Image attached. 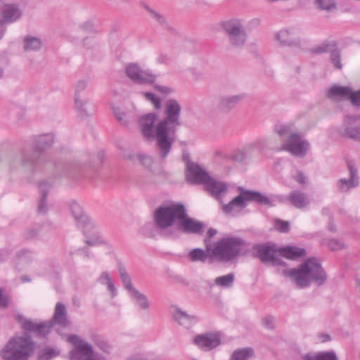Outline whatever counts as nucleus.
Instances as JSON below:
<instances>
[{"label": "nucleus", "mask_w": 360, "mask_h": 360, "mask_svg": "<svg viewBox=\"0 0 360 360\" xmlns=\"http://www.w3.org/2000/svg\"><path fill=\"white\" fill-rule=\"evenodd\" d=\"M53 143V136L52 134H44L39 136L36 140V149L43 150L49 148Z\"/></svg>", "instance_id": "obj_37"}, {"label": "nucleus", "mask_w": 360, "mask_h": 360, "mask_svg": "<svg viewBox=\"0 0 360 360\" xmlns=\"http://www.w3.org/2000/svg\"><path fill=\"white\" fill-rule=\"evenodd\" d=\"M221 28L233 48L241 49L244 46L248 39V34L241 20L232 18L225 20L221 22Z\"/></svg>", "instance_id": "obj_10"}, {"label": "nucleus", "mask_w": 360, "mask_h": 360, "mask_svg": "<svg viewBox=\"0 0 360 360\" xmlns=\"http://www.w3.org/2000/svg\"><path fill=\"white\" fill-rule=\"evenodd\" d=\"M263 325L269 329L274 328V318L271 316H267L262 319Z\"/></svg>", "instance_id": "obj_54"}, {"label": "nucleus", "mask_w": 360, "mask_h": 360, "mask_svg": "<svg viewBox=\"0 0 360 360\" xmlns=\"http://www.w3.org/2000/svg\"><path fill=\"white\" fill-rule=\"evenodd\" d=\"M257 250V257L263 262H270L274 265L281 264L278 252L274 246L262 244L254 248Z\"/></svg>", "instance_id": "obj_16"}, {"label": "nucleus", "mask_w": 360, "mask_h": 360, "mask_svg": "<svg viewBox=\"0 0 360 360\" xmlns=\"http://www.w3.org/2000/svg\"><path fill=\"white\" fill-rule=\"evenodd\" d=\"M68 341L75 346V349L70 352V360H86L93 356L94 350L91 345L84 341L78 335H71L68 338Z\"/></svg>", "instance_id": "obj_12"}, {"label": "nucleus", "mask_w": 360, "mask_h": 360, "mask_svg": "<svg viewBox=\"0 0 360 360\" xmlns=\"http://www.w3.org/2000/svg\"><path fill=\"white\" fill-rule=\"evenodd\" d=\"M51 188V185L47 181H43L39 182V188L41 193V197L38 205V213L41 214H45L47 213V201L46 197L48 191Z\"/></svg>", "instance_id": "obj_28"}, {"label": "nucleus", "mask_w": 360, "mask_h": 360, "mask_svg": "<svg viewBox=\"0 0 360 360\" xmlns=\"http://www.w3.org/2000/svg\"><path fill=\"white\" fill-rule=\"evenodd\" d=\"M17 320L23 330L41 337L49 334L53 326L58 325L64 328L70 324L68 318L66 307L62 302H58L56 304L53 317L49 321L37 323L22 315H18Z\"/></svg>", "instance_id": "obj_2"}, {"label": "nucleus", "mask_w": 360, "mask_h": 360, "mask_svg": "<svg viewBox=\"0 0 360 360\" xmlns=\"http://www.w3.org/2000/svg\"><path fill=\"white\" fill-rule=\"evenodd\" d=\"M24 50L26 52L38 51L42 47V41L39 37L27 35L25 37Z\"/></svg>", "instance_id": "obj_32"}, {"label": "nucleus", "mask_w": 360, "mask_h": 360, "mask_svg": "<svg viewBox=\"0 0 360 360\" xmlns=\"http://www.w3.org/2000/svg\"><path fill=\"white\" fill-rule=\"evenodd\" d=\"M39 232V229L37 228H30L25 231V236L27 238H33L36 237Z\"/></svg>", "instance_id": "obj_56"}, {"label": "nucleus", "mask_w": 360, "mask_h": 360, "mask_svg": "<svg viewBox=\"0 0 360 360\" xmlns=\"http://www.w3.org/2000/svg\"><path fill=\"white\" fill-rule=\"evenodd\" d=\"M35 152L22 150L15 154L8 160L10 168L13 170H23L32 173L34 171L36 156Z\"/></svg>", "instance_id": "obj_11"}, {"label": "nucleus", "mask_w": 360, "mask_h": 360, "mask_svg": "<svg viewBox=\"0 0 360 360\" xmlns=\"http://www.w3.org/2000/svg\"><path fill=\"white\" fill-rule=\"evenodd\" d=\"M305 255V250L295 247H287L279 250V255L290 259H296Z\"/></svg>", "instance_id": "obj_34"}, {"label": "nucleus", "mask_w": 360, "mask_h": 360, "mask_svg": "<svg viewBox=\"0 0 360 360\" xmlns=\"http://www.w3.org/2000/svg\"><path fill=\"white\" fill-rule=\"evenodd\" d=\"M245 98V94L229 95L222 94L218 96L217 108L222 113H229Z\"/></svg>", "instance_id": "obj_14"}, {"label": "nucleus", "mask_w": 360, "mask_h": 360, "mask_svg": "<svg viewBox=\"0 0 360 360\" xmlns=\"http://www.w3.org/2000/svg\"><path fill=\"white\" fill-rule=\"evenodd\" d=\"M181 107L179 103L173 98L168 99L164 105L165 117L158 122L159 134L167 135L173 144L177 127H180Z\"/></svg>", "instance_id": "obj_7"}, {"label": "nucleus", "mask_w": 360, "mask_h": 360, "mask_svg": "<svg viewBox=\"0 0 360 360\" xmlns=\"http://www.w3.org/2000/svg\"><path fill=\"white\" fill-rule=\"evenodd\" d=\"M11 298L9 295L5 293L4 290L0 288V307L7 308L11 302Z\"/></svg>", "instance_id": "obj_49"}, {"label": "nucleus", "mask_w": 360, "mask_h": 360, "mask_svg": "<svg viewBox=\"0 0 360 360\" xmlns=\"http://www.w3.org/2000/svg\"><path fill=\"white\" fill-rule=\"evenodd\" d=\"M118 272H119V275L121 278V281L124 285V287L127 290V291L129 292L130 291H131L132 289L136 288L135 287H134L132 285L131 278H130L129 275L128 274V273L127 272V270H126L125 267L124 266V265H122V264L119 265Z\"/></svg>", "instance_id": "obj_41"}, {"label": "nucleus", "mask_w": 360, "mask_h": 360, "mask_svg": "<svg viewBox=\"0 0 360 360\" xmlns=\"http://www.w3.org/2000/svg\"><path fill=\"white\" fill-rule=\"evenodd\" d=\"M328 246L332 250H339L345 247L344 244L337 239L329 240Z\"/></svg>", "instance_id": "obj_51"}, {"label": "nucleus", "mask_w": 360, "mask_h": 360, "mask_svg": "<svg viewBox=\"0 0 360 360\" xmlns=\"http://www.w3.org/2000/svg\"><path fill=\"white\" fill-rule=\"evenodd\" d=\"M94 24L91 21H87L82 25V28L86 31H94Z\"/></svg>", "instance_id": "obj_59"}, {"label": "nucleus", "mask_w": 360, "mask_h": 360, "mask_svg": "<svg viewBox=\"0 0 360 360\" xmlns=\"http://www.w3.org/2000/svg\"><path fill=\"white\" fill-rule=\"evenodd\" d=\"M59 354L58 352L51 347H46L41 349L38 352V360H51L53 357L56 356Z\"/></svg>", "instance_id": "obj_43"}, {"label": "nucleus", "mask_w": 360, "mask_h": 360, "mask_svg": "<svg viewBox=\"0 0 360 360\" xmlns=\"http://www.w3.org/2000/svg\"><path fill=\"white\" fill-rule=\"evenodd\" d=\"M174 317L179 325L186 328H190L192 324L195 323L198 320L196 316L190 315L181 309H177L176 311Z\"/></svg>", "instance_id": "obj_29"}, {"label": "nucleus", "mask_w": 360, "mask_h": 360, "mask_svg": "<svg viewBox=\"0 0 360 360\" xmlns=\"http://www.w3.org/2000/svg\"><path fill=\"white\" fill-rule=\"evenodd\" d=\"M231 158L233 160L240 162L246 158V155L243 150H238L232 155Z\"/></svg>", "instance_id": "obj_55"}, {"label": "nucleus", "mask_w": 360, "mask_h": 360, "mask_svg": "<svg viewBox=\"0 0 360 360\" xmlns=\"http://www.w3.org/2000/svg\"><path fill=\"white\" fill-rule=\"evenodd\" d=\"M253 354V349L250 347L236 349L232 353L230 360H248Z\"/></svg>", "instance_id": "obj_38"}, {"label": "nucleus", "mask_w": 360, "mask_h": 360, "mask_svg": "<svg viewBox=\"0 0 360 360\" xmlns=\"http://www.w3.org/2000/svg\"><path fill=\"white\" fill-rule=\"evenodd\" d=\"M144 8L149 13L150 17L156 20L160 25H166L167 21L165 18L155 10L151 8L148 6H144Z\"/></svg>", "instance_id": "obj_44"}, {"label": "nucleus", "mask_w": 360, "mask_h": 360, "mask_svg": "<svg viewBox=\"0 0 360 360\" xmlns=\"http://www.w3.org/2000/svg\"><path fill=\"white\" fill-rule=\"evenodd\" d=\"M275 133L282 139V150L293 155L303 158L309 149V142L303 139L292 123L277 124L274 128Z\"/></svg>", "instance_id": "obj_4"}, {"label": "nucleus", "mask_w": 360, "mask_h": 360, "mask_svg": "<svg viewBox=\"0 0 360 360\" xmlns=\"http://www.w3.org/2000/svg\"><path fill=\"white\" fill-rule=\"evenodd\" d=\"M6 30V27L4 26V20H0V39L3 38Z\"/></svg>", "instance_id": "obj_60"}, {"label": "nucleus", "mask_w": 360, "mask_h": 360, "mask_svg": "<svg viewBox=\"0 0 360 360\" xmlns=\"http://www.w3.org/2000/svg\"><path fill=\"white\" fill-rule=\"evenodd\" d=\"M351 89L347 86H333L328 89L327 96L333 100L348 98Z\"/></svg>", "instance_id": "obj_31"}, {"label": "nucleus", "mask_w": 360, "mask_h": 360, "mask_svg": "<svg viewBox=\"0 0 360 360\" xmlns=\"http://www.w3.org/2000/svg\"><path fill=\"white\" fill-rule=\"evenodd\" d=\"M235 275L233 273L217 277L214 282V284L220 288H230L233 285Z\"/></svg>", "instance_id": "obj_36"}, {"label": "nucleus", "mask_w": 360, "mask_h": 360, "mask_svg": "<svg viewBox=\"0 0 360 360\" xmlns=\"http://www.w3.org/2000/svg\"><path fill=\"white\" fill-rule=\"evenodd\" d=\"M287 200L292 206L297 209H302L308 207L311 202L310 198L307 193L295 190L289 193Z\"/></svg>", "instance_id": "obj_23"}, {"label": "nucleus", "mask_w": 360, "mask_h": 360, "mask_svg": "<svg viewBox=\"0 0 360 360\" xmlns=\"http://www.w3.org/2000/svg\"><path fill=\"white\" fill-rule=\"evenodd\" d=\"M204 185L206 190L216 198H219L227 189V186L224 183L218 181L210 176Z\"/></svg>", "instance_id": "obj_27"}, {"label": "nucleus", "mask_w": 360, "mask_h": 360, "mask_svg": "<svg viewBox=\"0 0 360 360\" xmlns=\"http://www.w3.org/2000/svg\"><path fill=\"white\" fill-rule=\"evenodd\" d=\"M202 228V224L201 222L188 217L186 212V215L179 221L176 233L177 232L198 233L201 231Z\"/></svg>", "instance_id": "obj_21"}, {"label": "nucleus", "mask_w": 360, "mask_h": 360, "mask_svg": "<svg viewBox=\"0 0 360 360\" xmlns=\"http://www.w3.org/2000/svg\"><path fill=\"white\" fill-rule=\"evenodd\" d=\"M87 85V80L81 79L77 82L75 86V107L81 116H88L89 115L87 110L85 108L88 100L86 94L84 93Z\"/></svg>", "instance_id": "obj_15"}, {"label": "nucleus", "mask_w": 360, "mask_h": 360, "mask_svg": "<svg viewBox=\"0 0 360 360\" xmlns=\"http://www.w3.org/2000/svg\"><path fill=\"white\" fill-rule=\"evenodd\" d=\"M20 11L13 5L7 6L3 11L4 22H12L20 18Z\"/></svg>", "instance_id": "obj_35"}, {"label": "nucleus", "mask_w": 360, "mask_h": 360, "mask_svg": "<svg viewBox=\"0 0 360 360\" xmlns=\"http://www.w3.org/2000/svg\"><path fill=\"white\" fill-rule=\"evenodd\" d=\"M207 234L209 238H212V237L214 236L217 234V230L214 229H210L207 231Z\"/></svg>", "instance_id": "obj_62"}, {"label": "nucleus", "mask_w": 360, "mask_h": 360, "mask_svg": "<svg viewBox=\"0 0 360 360\" xmlns=\"http://www.w3.org/2000/svg\"><path fill=\"white\" fill-rule=\"evenodd\" d=\"M70 209L79 226H86L89 222H90V219L84 213L82 205L77 201L73 200L71 202L70 204Z\"/></svg>", "instance_id": "obj_26"}, {"label": "nucleus", "mask_w": 360, "mask_h": 360, "mask_svg": "<svg viewBox=\"0 0 360 360\" xmlns=\"http://www.w3.org/2000/svg\"><path fill=\"white\" fill-rule=\"evenodd\" d=\"M303 360H337L338 358L333 352H321L317 354H306L302 357Z\"/></svg>", "instance_id": "obj_39"}, {"label": "nucleus", "mask_w": 360, "mask_h": 360, "mask_svg": "<svg viewBox=\"0 0 360 360\" xmlns=\"http://www.w3.org/2000/svg\"><path fill=\"white\" fill-rule=\"evenodd\" d=\"M278 43L285 46H298L300 41L296 32L291 28H283L279 30L275 35Z\"/></svg>", "instance_id": "obj_20"}, {"label": "nucleus", "mask_w": 360, "mask_h": 360, "mask_svg": "<svg viewBox=\"0 0 360 360\" xmlns=\"http://www.w3.org/2000/svg\"><path fill=\"white\" fill-rule=\"evenodd\" d=\"M80 252V254L83 255L85 257L89 258L90 257V253L86 248H82L79 250Z\"/></svg>", "instance_id": "obj_61"}, {"label": "nucleus", "mask_w": 360, "mask_h": 360, "mask_svg": "<svg viewBox=\"0 0 360 360\" xmlns=\"http://www.w3.org/2000/svg\"><path fill=\"white\" fill-rule=\"evenodd\" d=\"M158 60L161 63H167L169 61V58L167 56H160Z\"/></svg>", "instance_id": "obj_63"}, {"label": "nucleus", "mask_w": 360, "mask_h": 360, "mask_svg": "<svg viewBox=\"0 0 360 360\" xmlns=\"http://www.w3.org/2000/svg\"><path fill=\"white\" fill-rule=\"evenodd\" d=\"M186 175L187 181L195 184H205L210 177L205 169L194 162H189L187 165Z\"/></svg>", "instance_id": "obj_19"}, {"label": "nucleus", "mask_w": 360, "mask_h": 360, "mask_svg": "<svg viewBox=\"0 0 360 360\" xmlns=\"http://www.w3.org/2000/svg\"><path fill=\"white\" fill-rule=\"evenodd\" d=\"M193 343L204 351H210L221 344V338L218 333H207L196 335Z\"/></svg>", "instance_id": "obj_17"}, {"label": "nucleus", "mask_w": 360, "mask_h": 360, "mask_svg": "<svg viewBox=\"0 0 360 360\" xmlns=\"http://www.w3.org/2000/svg\"><path fill=\"white\" fill-rule=\"evenodd\" d=\"M348 98L350 100L352 105L356 106H360V90L353 91L351 89V93H349Z\"/></svg>", "instance_id": "obj_50"}, {"label": "nucleus", "mask_w": 360, "mask_h": 360, "mask_svg": "<svg viewBox=\"0 0 360 360\" xmlns=\"http://www.w3.org/2000/svg\"><path fill=\"white\" fill-rule=\"evenodd\" d=\"M83 229V233L85 236L84 243L89 246H96L103 243L102 237L99 235L96 229L90 222L86 226H82Z\"/></svg>", "instance_id": "obj_22"}, {"label": "nucleus", "mask_w": 360, "mask_h": 360, "mask_svg": "<svg viewBox=\"0 0 360 360\" xmlns=\"http://www.w3.org/2000/svg\"><path fill=\"white\" fill-rule=\"evenodd\" d=\"M111 108L115 117L121 124L127 125L129 123L131 118V116L129 113L124 112L120 107L115 105H112Z\"/></svg>", "instance_id": "obj_40"}, {"label": "nucleus", "mask_w": 360, "mask_h": 360, "mask_svg": "<svg viewBox=\"0 0 360 360\" xmlns=\"http://www.w3.org/2000/svg\"><path fill=\"white\" fill-rule=\"evenodd\" d=\"M283 273L300 288H305L311 285L321 286L328 278L321 263L314 257L307 259L298 268L284 270Z\"/></svg>", "instance_id": "obj_1"}, {"label": "nucleus", "mask_w": 360, "mask_h": 360, "mask_svg": "<svg viewBox=\"0 0 360 360\" xmlns=\"http://www.w3.org/2000/svg\"><path fill=\"white\" fill-rule=\"evenodd\" d=\"M238 190L240 191V194L228 204L223 205L224 212L230 213L236 209L239 210L243 209L249 202H255L262 205H272L270 199L259 191L248 190L242 186L238 187Z\"/></svg>", "instance_id": "obj_9"}, {"label": "nucleus", "mask_w": 360, "mask_h": 360, "mask_svg": "<svg viewBox=\"0 0 360 360\" xmlns=\"http://www.w3.org/2000/svg\"><path fill=\"white\" fill-rule=\"evenodd\" d=\"M97 42V40L94 37H86L84 39L83 44L86 48L89 49L93 47Z\"/></svg>", "instance_id": "obj_58"}, {"label": "nucleus", "mask_w": 360, "mask_h": 360, "mask_svg": "<svg viewBox=\"0 0 360 360\" xmlns=\"http://www.w3.org/2000/svg\"><path fill=\"white\" fill-rule=\"evenodd\" d=\"M328 229L331 231H336V228L335 226V225L333 224V222H330L329 224H328Z\"/></svg>", "instance_id": "obj_64"}, {"label": "nucleus", "mask_w": 360, "mask_h": 360, "mask_svg": "<svg viewBox=\"0 0 360 360\" xmlns=\"http://www.w3.org/2000/svg\"><path fill=\"white\" fill-rule=\"evenodd\" d=\"M360 115H347L343 122L342 135L348 139L359 141L360 139V126L358 122Z\"/></svg>", "instance_id": "obj_18"}, {"label": "nucleus", "mask_w": 360, "mask_h": 360, "mask_svg": "<svg viewBox=\"0 0 360 360\" xmlns=\"http://www.w3.org/2000/svg\"><path fill=\"white\" fill-rule=\"evenodd\" d=\"M36 344L28 334L12 338L1 350L4 360H28L34 353Z\"/></svg>", "instance_id": "obj_6"}, {"label": "nucleus", "mask_w": 360, "mask_h": 360, "mask_svg": "<svg viewBox=\"0 0 360 360\" xmlns=\"http://www.w3.org/2000/svg\"><path fill=\"white\" fill-rule=\"evenodd\" d=\"M348 169L350 174V178L349 179H341L337 184L338 189L341 192H347L350 188L356 187L359 185V176L357 175L356 169L351 165H348Z\"/></svg>", "instance_id": "obj_24"}, {"label": "nucleus", "mask_w": 360, "mask_h": 360, "mask_svg": "<svg viewBox=\"0 0 360 360\" xmlns=\"http://www.w3.org/2000/svg\"><path fill=\"white\" fill-rule=\"evenodd\" d=\"M276 228L281 232H288L289 229V223L286 221L278 220L276 223Z\"/></svg>", "instance_id": "obj_52"}, {"label": "nucleus", "mask_w": 360, "mask_h": 360, "mask_svg": "<svg viewBox=\"0 0 360 360\" xmlns=\"http://www.w3.org/2000/svg\"><path fill=\"white\" fill-rule=\"evenodd\" d=\"M330 60L335 68L339 70L342 69V65L340 60V51L338 49H334L331 51Z\"/></svg>", "instance_id": "obj_45"}, {"label": "nucleus", "mask_w": 360, "mask_h": 360, "mask_svg": "<svg viewBox=\"0 0 360 360\" xmlns=\"http://www.w3.org/2000/svg\"><path fill=\"white\" fill-rule=\"evenodd\" d=\"M139 162L148 169L152 171L153 159L148 155L139 154L138 155Z\"/></svg>", "instance_id": "obj_46"}, {"label": "nucleus", "mask_w": 360, "mask_h": 360, "mask_svg": "<svg viewBox=\"0 0 360 360\" xmlns=\"http://www.w3.org/2000/svg\"><path fill=\"white\" fill-rule=\"evenodd\" d=\"M98 281L99 283L107 287V289L111 294L112 298L117 295V288L112 277L108 271H103L99 276Z\"/></svg>", "instance_id": "obj_33"}, {"label": "nucleus", "mask_w": 360, "mask_h": 360, "mask_svg": "<svg viewBox=\"0 0 360 360\" xmlns=\"http://www.w3.org/2000/svg\"><path fill=\"white\" fill-rule=\"evenodd\" d=\"M155 89H157L160 93H162L165 95H169L173 92V89L169 86H161V85H155Z\"/></svg>", "instance_id": "obj_57"}, {"label": "nucleus", "mask_w": 360, "mask_h": 360, "mask_svg": "<svg viewBox=\"0 0 360 360\" xmlns=\"http://www.w3.org/2000/svg\"><path fill=\"white\" fill-rule=\"evenodd\" d=\"M186 215V208L181 203L160 206L153 214L157 229L167 235H174L179 221Z\"/></svg>", "instance_id": "obj_3"}, {"label": "nucleus", "mask_w": 360, "mask_h": 360, "mask_svg": "<svg viewBox=\"0 0 360 360\" xmlns=\"http://www.w3.org/2000/svg\"><path fill=\"white\" fill-rule=\"evenodd\" d=\"M293 179L300 184L304 185L306 184L307 178L304 173L301 171H297L296 174L293 176Z\"/></svg>", "instance_id": "obj_53"}, {"label": "nucleus", "mask_w": 360, "mask_h": 360, "mask_svg": "<svg viewBox=\"0 0 360 360\" xmlns=\"http://www.w3.org/2000/svg\"><path fill=\"white\" fill-rule=\"evenodd\" d=\"M158 114L150 112L141 116L139 120V124L142 136L148 141H156L158 153L161 158H165L169 153L172 143L167 135L159 134Z\"/></svg>", "instance_id": "obj_5"}, {"label": "nucleus", "mask_w": 360, "mask_h": 360, "mask_svg": "<svg viewBox=\"0 0 360 360\" xmlns=\"http://www.w3.org/2000/svg\"><path fill=\"white\" fill-rule=\"evenodd\" d=\"M335 49V44L324 43L314 49V52L317 53H322L326 52H331Z\"/></svg>", "instance_id": "obj_48"}, {"label": "nucleus", "mask_w": 360, "mask_h": 360, "mask_svg": "<svg viewBox=\"0 0 360 360\" xmlns=\"http://www.w3.org/2000/svg\"><path fill=\"white\" fill-rule=\"evenodd\" d=\"M146 98L149 101L156 110L161 108V100L153 93L146 92L144 93Z\"/></svg>", "instance_id": "obj_47"}, {"label": "nucleus", "mask_w": 360, "mask_h": 360, "mask_svg": "<svg viewBox=\"0 0 360 360\" xmlns=\"http://www.w3.org/2000/svg\"><path fill=\"white\" fill-rule=\"evenodd\" d=\"M125 73L131 81L139 84H153L157 78L151 71L142 69L137 63L127 65Z\"/></svg>", "instance_id": "obj_13"}, {"label": "nucleus", "mask_w": 360, "mask_h": 360, "mask_svg": "<svg viewBox=\"0 0 360 360\" xmlns=\"http://www.w3.org/2000/svg\"><path fill=\"white\" fill-rule=\"evenodd\" d=\"M130 297L135 304L142 310L147 311L149 309L150 303L146 295L141 292L138 289H132L129 292Z\"/></svg>", "instance_id": "obj_30"}, {"label": "nucleus", "mask_w": 360, "mask_h": 360, "mask_svg": "<svg viewBox=\"0 0 360 360\" xmlns=\"http://www.w3.org/2000/svg\"><path fill=\"white\" fill-rule=\"evenodd\" d=\"M247 243L239 237H224L212 244V256L219 262H229L246 250Z\"/></svg>", "instance_id": "obj_8"}, {"label": "nucleus", "mask_w": 360, "mask_h": 360, "mask_svg": "<svg viewBox=\"0 0 360 360\" xmlns=\"http://www.w3.org/2000/svg\"><path fill=\"white\" fill-rule=\"evenodd\" d=\"M314 3L319 9L326 11H330L337 7L335 0H315Z\"/></svg>", "instance_id": "obj_42"}, {"label": "nucleus", "mask_w": 360, "mask_h": 360, "mask_svg": "<svg viewBox=\"0 0 360 360\" xmlns=\"http://www.w3.org/2000/svg\"><path fill=\"white\" fill-rule=\"evenodd\" d=\"M212 249V245H207L206 250L200 248H195L188 253V257L191 262H201L205 263L208 260L214 259V257H212L211 254Z\"/></svg>", "instance_id": "obj_25"}]
</instances>
